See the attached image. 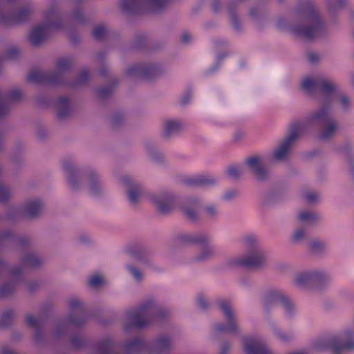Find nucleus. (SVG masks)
<instances>
[{
  "label": "nucleus",
  "mask_w": 354,
  "mask_h": 354,
  "mask_svg": "<svg viewBox=\"0 0 354 354\" xmlns=\"http://www.w3.org/2000/svg\"><path fill=\"white\" fill-rule=\"evenodd\" d=\"M244 242L251 250L245 254L233 257L229 261V264L257 270L266 268L269 265L268 253L260 246L259 239L254 235H248Z\"/></svg>",
  "instance_id": "obj_1"
},
{
  "label": "nucleus",
  "mask_w": 354,
  "mask_h": 354,
  "mask_svg": "<svg viewBox=\"0 0 354 354\" xmlns=\"http://www.w3.org/2000/svg\"><path fill=\"white\" fill-rule=\"evenodd\" d=\"M127 317L131 326L137 328L150 324L155 319L165 315L161 309L152 299L145 301L139 308L128 310Z\"/></svg>",
  "instance_id": "obj_2"
},
{
  "label": "nucleus",
  "mask_w": 354,
  "mask_h": 354,
  "mask_svg": "<svg viewBox=\"0 0 354 354\" xmlns=\"http://www.w3.org/2000/svg\"><path fill=\"white\" fill-rule=\"evenodd\" d=\"M315 347L317 349H333L334 354H342L344 351L354 349V335L348 330L338 336L330 337L318 341Z\"/></svg>",
  "instance_id": "obj_3"
},
{
  "label": "nucleus",
  "mask_w": 354,
  "mask_h": 354,
  "mask_svg": "<svg viewBox=\"0 0 354 354\" xmlns=\"http://www.w3.org/2000/svg\"><path fill=\"white\" fill-rule=\"evenodd\" d=\"M66 176L69 185L73 188L78 187V183L85 185L91 194H95L100 188V176L95 171H92L85 176L81 175L76 169H67Z\"/></svg>",
  "instance_id": "obj_4"
},
{
  "label": "nucleus",
  "mask_w": 354,
  "mask_h": 354,
  "mask_svg": "<svg viewBox=\"0 0 354 354\" xmlns=\"http://www.w3.org/2000/svg\"><path fill=\"white\" fill-rule=\"evenodd\" d=\"M218 304L222 310L227 324H217L214 326L216 332L236 333L237 326L235 321L234 313L232 310L231 304L229 301L223 299L218 301Z\"/></svg>",
  "instance_id": "obj_5"
},
{
  "label": "nucleus",
  "mask_w": 354,
  "mask_h": 354,
  "mask_svg": "<svg viewBox=\"0 0 354 354\" xmlns=\"http://www.w3.org/2000/svg\"><path fill=\"white\" fill-rule=\"evenodd\" d=\"M71 315L68 322L74 326L82 325L88 317L85 305L77 299H72L69 301Z\"/></svg>",
  "instance_id": "obj_6"
},
{
  "label": "nucleus",
  "mask_w": 354,
  "mask_h": 354,
  "mask_svg": "<svg viewBox=\"0 0 354 354\" xmlns=\"http://www.w3.org/2000/svg\"><path fill=\"white\" fill-rule=\"evenodd\" d=\"M122 185L131 203H136L143 194L142 186L130 176H124L122 179Z\"/></svg>",
  "instance_id": "obj_7"
},
{
  "label": "nucleus",
  "mask_w": 354,
  "mask_h": 354,
  "mask_svg": "<svg viewBox=\"0 0 354 354\" xmlns=\"http://www.w3.org/2000/svg\"><path fill=\"white\" fill-rule=\"evenodd\" d=\"M311 119L315 121L323 120L326 122L319 135L322 139L329 138L334 135L337 129V124L333 120H328V113L325 109H321L315 112L312 115Z\"/></svg>",
  "instance_id": "obj_8"
},
{
  "label": "nucleus",
  "mask_w": 354,
  "mask_h": 354,
  "mask_svg": "<svg viewBox=\"0 0 354 354\" xmlns=\"http://www.w3.org/2000/svg\"><path fill=\"white\" fill-rule=\"evenodd\" d=\"M308 26L299 30H292L306 39L314 37L321 26V19L317 12L313 11L308 15Z\"/></svg>",
  "instance_id": "obj_9"
},
{
  "label": "nucleus",
  "mask_w": 354,
  "mask_h": 354,
  "mask_svg": "<svg viewBox=\"0 0 354 354\" xmlns=\"http://www.w3.org/2000/svg\"><path fill=\"white\" fill-rule=\"evenodd\" d=\"M246 354H272L264 342L257 337H247L243 339Z\"/></svg>",
  "instance_id": "obj_10"
},
{
  "label": "nucleus",
  "mask_w": 354,
  "mask_h": 354,
  "mask_svg": "<svg viewBox=\"0 0 354 354\" xmlns=\"http://www.w3.org/2000/svg\"><path fill=\"white\" fill-rule=\"evenodd\" d=\"M150 199L160 211L165 212L173 205L175 197L171 193L162 192L151 195Z\"/></svg>",
  "instance_id": "obj_11"
},
{
  "label": "nucleus",
  "mask_w": 354,
  "mask_h": 354,
  "mask_svg": "<svg viewBox=\"0 0 354 354\" xmlns=\"http://www.w3.org/2000/svg\"><path fill=\"white\" fill-rule=\"evenodd\" d=\"M306 279L315 284L327 285L331 281L332 277L324 270L315 269L306 272Z\"/></svg>",
  "instance_id": "obj_12"
},
{
  "label": "nucleus",
  "mask_w": 354,
  "mask_h": 354,
  "mask_svg": "<svg viewBox=\"0 0 354 354\" xmlns=\"http://www.w3.org/2000/svg\"><path fill=\"white\" fill-rule=\"evenodd\" d=\"M86 283L91 287L108 286L110 285V280L104 272L95 270L87 277Z\"/></svg>",
  "instance_id": "obj_13"
},
{
  "label": "nucleus",
  "mask_w": 354,
  "mask_h": 354,
  "mask_svg": "<svg viewBox=\"0 0 354 354\" xmlns=\"http://www.w3.org/2000/svg\"><path fill=\"white\" fill-rule=\"evenodd\" d=\"M148 347V344L142 337H136L124 344V348L128 354H134L147 350Z\"/></svg>",
  "instance_id": "obj_14"
},
{
  "label": "nucleus",
  "mask_w": 354,
  "mask_h": 354,
  "mask_svg": "<svg viewBox=\"0 0 354 354\" xmlns=\"http://www.w3.org/2000/svg\"><path fill=\"white\" fill-rule=\"evenodd\" d=\"M271 160L274 162H282L288 158V139H283L273 150L271 154Z\"/></svg>",
  "instance_id": "obj_15"
},
{
  "label": "nucleus",
  "mask_w": 354,
  "mask_h": 354,
  "mask_svg": "<svg viewBox=\"0 0 354 354\" xmlns=\"http://www.w3.org/2000/svg\"><path fill=\"white\" fill-rule=\"evenodd\" d=\"M183 128V124L180 120L177 119H168L162 124V134L164 137L169 138Z\"/></svg>",
  "instance_id": "obj_16"
},
{
  "label": "nucleus",
  "mask_w": 354,
  "mask_h": 354,
  "mask_svg": "<svg viewBox=\"0 0 354 354\" xmlns=\"http://www.w3.org/2000/svg\"><path fill=\"white\" fill-rule=\"evenodd\" d=\"M308 250L312 254L320 257L327 252L328 245L323 241L314 239L308 243Z\"/></svg>",
  "instance_id": "obj_17"
},
{
  "label": "nucleus",
  "mask_w": 354,
  "mask_h": 354,
  "mask_svg": "<svg viewBox=\"0 0 354 354\" xmlns=\"http://www.w3.org/2000/svg\"><path fill=\"white\" fill-rule=\"evenodd\" d=\"M262 160L261 158L253 156L248 159L247 164L255 174L257 178H263L266 176V171L261 167Z\"/></svg>",
  "instance_id": "obj_18"
},
{
  "label": "nucleus",
  "mask_w": 354,
  "mask_h": 354,
  "mask_svg": "<svg viewBox=\"0 0 354 354\" xmlns=\"http://www.w3.org/2000/svg\"><path fill=\"white\" fill-rule=\"evenodd\" d=\"M47 28L46 26H37L32 29L29 34V39L32 44L36 45L46 36Z\"/></svg>",
  "instance_id": "obj_19"
},
{
  "label": "nucleus",
  "mask_w": 354,
  "mask_h": 354,
  "mask_svg": "<svg viewBox=\"0 0 354 354\" xmlns=\"http://www.w3.org/2000/svg\"><path fill=\"white\" fill-rule=\"evenodd\" d=\"M167 2V0H138V3L153 12L160 10L166 5Z\"/></svg>",
  "instance_id": "obj_20"
},
{
  "label": "nucleus",
  "mask_w": 354,
  "mask_h": 354,
  "mask_svg": "<svg viewBox=\"0 0 354 354\" xmlns=\"http://www.w3.org/2000/svg\"><path fill=\"white\" fill-rule=\"evenodd\" d=\"M214 254V250L212 246L209 245L204 247L194 257V261L196 262H203L212 257H213Z\"/></svg>",
  "instance_id": "obj_21"
},
{
  "label": "nucleus",
  "mask_w": 354,
  "mask_h": 354,
  "mask_svg": "<svg viewBox=\"0 0 354 354\" xmlns=\"http://www.w3.org/2000/svg\"><path fill=\"white\" fill-rule=\"evenodd\" d=\"M23 262L30 267H37L41 265L44 260L41 257L36 253H29L23 258Z\"/></svg>",
  "instance_id": "obj_22"
},
{
  "label": "nucleus",
  "mask_w": 354,
  "mask_h": 354,
  "mask_svg": "<svg viewBox=\"0 0 354 354\" xmlns=\"http://www.w3.org/2000/svg\"><path fill=\"white\" fill-rule=\"evenodd\" d=\"M319 218V216L313 212L304 211L299 214V219L300 221L306 224L315 223Z\"/></svg>",
  "instance_id": "obj_23"
},
{
  "label": "nucleus",
  "mask_w": 354,
  "mask_h": 354,
  "mask_svg": "<svg viewBox=\"0 0 354 354\" xmlns=\"http://www.w3.org/2000/svg\"><path fill=\"white\" fill-rule=\"evenodd\" d=\"M171 339L167 336H161L154 342L155 350L157 351H165L170 348Z\"/></svg>",
  "instance_id": "obj_24"
},
{
  "label": "nucleus",
  "mask_w": 354,
  "mask_h": 354,
  "mask_svg": "<svg viewBox=\"0 0 354 354\" xmlns=\"http://www.w3.org/2000/svg\"><path fill=\"white\" fill-rule=\"evenodd\" d=\"M187 241L196 244H208L210 241V238L204 234H195L188 236Z\"/></svg>",
  "instance_id": "obj_25"
},
{
  "label": "nucleus",
  "mask_w": 354,
  "mask_h": 354,
  "mask_svg": "<svg viewBox=\"0 0 354 354\" xmlns=\"http://www.w3.org/2000/svg\"><path fill=\"white\" fill-rule=\"evenodd\" d=\"M125 269L127 270V272L129 274H131V276L133 277V279L136 281H141L143 279V278H144L143 273L140 271V269H138L134 265H133L131 263L126 264Z\"/></svg>",
  "instance_id": "obj_26"
},
{
  "label": "nucleus",
  "mask_w": 354,
  "mask_h": 354,
  "mask_svg": "<svg viewBox=\"0 0 354 354\" xmlns=\"http://www.w3.org/2000/svg\"><path fill=\"white\" fill-rule=\"evenodd\" d=\"M42 204L38 200L30 201L26 207V211L30 216H35L41 209Z\"/></svg>",
  "instance_id": "obj_27"
},
{
  "label": "nucleus",
  "mask_w": 354,
  "mask_h": 354,
  "mask_svg": "<svg viewBox=\"0 0 354 354\" xmlns=\"http://www.w3.org/2000/svg\"><path fill=\"white\" fill-rule=\"evenodd\" d=\"M14 313L12 310H7L3 313L0 319V328L5 327L11 324Z\"/></svg>",
  "instance_id": "obj_28"
},
{
  "label": "nucleus",
  "mask_w": 354,
  "mask_h": 354,
  "mask_svg": "<svg viewBox=\"0 0 354 354\" xmlns=\"http://www.w3.org/2000/svg\"><path fill=\"white\" fill-rule=\"evenodd\" d=\"M26 324L32 327L35 328L36 329L39 328L41 325V319L31 314H29L26 316Z\"/></svg>",
  "instance_id": "obj_29"
},
{
  "label": "nucleus",
  "mask_w": 354,
  "mask_h": 354,
  "mask_svg": "<svg viewBox=\"0 0 354 354\" xmlns=\"http://www.w3.org/2000/svg\"><path fill=\"white\" fill-rule=\"evenodd\" d=\"M71 342L74 348H82L85 346L86 340L84 337L80 335H74L71 337Z\"/></svg>",
  "instance_id": "obj_30"
},
{
  "label": "nucleus",
  "mask_w": 354,
  "mask_h": 354,
  "mask_svg": "<svg viewBox=\"0 0 354 354\" xmlns=\"http://www.w3.org/2000/svg\"><path fill=\"white\" fill-rule=\"evenodd\" d=\"M318 82L314 78L306 77L303 80L302 86L306 91L312 90Z\"/></svg>",
  "instance_id": "obj_31"
},
{
  "label": "nucleus",
  "mask_w": 354,
  "mask_h": 354,
  "mask_svg": "<svg viewBox=\"0 0 354 354\" xmlns=\"http://www.w3.org/2000/svg\"><path fill=\"white\" fill-rule=\"evenodd\" d=\"M335 88V85L330 81H325L322 83V89L326 93L334 91Z\"/></svg>",
  "instance_id": "obj_32"
},
{
  "label": "nucleus",
  "mask_w": 354,
  "mask_h": 354,
  "mask_svg": "<svg viewBox=\"0 0 354 354\" xmlns=\"http://www.w3.org/2000/svg\"><path fill=\"white\" fill-rule=\"evenodd\" d=\"M319 194L315 192H310L306 194V199L310 203L316 202L319 199Z\"/></svg>",
  "instance_id": "obj_33"
},
{
  "label": "nucleus",
  "mask_w": 354,
  "mask_h": 354,
  "mask_svg": "<svg viewBox=\"0 0 354 354\" xmlns=\"http://www.w3.org/2000/svg\"><path fill=\"white\" fill-rule=\"evenodd\" d=\"M197 306L203 310H205L208 307L207 299L203 296H198L196 299Z\"/></svg>",
  "instance_id": "obj_34"
},
{
  "label": "nucleus",
  "mask_w": 354,
  "mask_h": 354,
  "mask_svg": "<svg viewBox=\"0 0 354 354\" xmlns=\"http://www.w3.org/2000/svg\"><path fill=\"white\" fill-rule=\"evenodd\" d=\"M304 237V232L302 230H297L293 235L292 240L297 243L302 240Z\"/></svg>",
  "instance_id": "obj_35"
},
{
  "label": "nucleus",
  "mask_w": 354,
  "mask_h": 354,
  "mask_svg": "<svg viewBox=\"0 0 354 354\" xmlns=\"http://www.w3.org/2000/svg\"><path fill=\"white\" fill-rule=\"evenodd\" d=\"M339 102L342 109H346L351 103L350 99L346 95L341 96Z\"/></svg>",
  "instance_id": "obj_36"
},
{
  "label": "nucleus",
  "mask_w": 354,
  "mask_h": 354,
  "mask_svg": "<svg viewBox=\"0 0 354 354\" xmlns=\"http://www.w3.org/2000/svg\"><path fill=\"white\" fill-rule=\"evenodd\" d=\"M105 32V28L103 26H97L95 28L93 34L95 37L100 38Z\"/></svg>",
  "instance_id": "obj_37"
},
{
  "label": "nucleus",
  "mask_w": 354,
  "mask_h": 354,
  "mask_svg": "<svg viewBox=\"0 0 354 354\" xmlns=\"http://www.w3.org/2000/svg\"><path fill=\"white\" fill-rule=\"evenodd\" d=\"M15 289H0V297H7L13 293Z\"/></svg>",
  "instance_id": "obj_38"
},
{
  "label": "nucleus",
  "mask_w": 354,
  "mask_h": 354,
  "mask_svg": "<svg viewBox=\"0 0 354 354\" xmlns=\"http://www.w3.org/2000/svg\"><path fill=\"white\" fill-rule=\"evenodd\" d=\"M277 26L280 30L286 29L285 22L282 19H278L277 21Z\"/></svg>",
  "instance_id": "obj_39"
},
{
  "label": "nucleus",
  "mask_w": 354,
  "mask_h": 354,
  "mask_svg": "<svg viewBox=\"0 0 354 354\" xmlns=\"http://www.w3.org/2000/svg\"><path fill=\"white\" fill-rule=\"evenodd\" d=\"M240 286H247L250 285V280L248 278H242L240 281Z\"/></svg>",
  "instance_id": "obj_40"
},
{
  "label": "nucleus",
  "mask_w": 354,
  "mask_h": 354,
  "mask_svg": "<svg viewBox=\"0 0 354 354\" xmlns=\"http://www.w3.org/2000/svg\"><path fill=\"white\" fill-rule=\"evenodd\" d=\"M185 213L187 216H189L190 218H194L196 216V214L195 212H192L189 209H185Z\"/></svg>",
  "instance_id": "obj_41"
},
{
  "label": "nucleus",
  "mask_w": 354,
  "mask_h": 354,
  "mask_svg": "<svg viewBox=\"0 0 354 354\" xmlns=\"http://www.w3.org/2000/svg\"><path fill=\"white\" fill-rule=\"evenodd\" d=\"M230 349V345L229 344L226 343L223 346V348L221 349V354H225Z\"/></svg>",
  "instance_id": "obj_42"
},
{
  "label": "nucleus",
  "mask_w": 354,
  "mask_h": 354,
  "mask_svg": "<svg viewBox=\"0 0 354 354\" xmlns=\"http://www.w3.org/2000/svg\"><path fill=\"white\" fill-rule=\"evenodd\" d=\"M276 299H280L281 301V302L283 303V304L284 305V306H286V307L288 306V302L285 297H276Z\"/></svg>",
  "instance_id": "obj_43"
},
{
  "label": "nucleus",
  "mask_w": 354,
  "mask_h": 354,
  "mask_svg": "<svg viewBox=\"0 0 354 354\" xmlns=\"http://www.w3.org/2000/svg\"><path fill=\"white\" fill-rule=\"evenodd\" d=\"M207 211L210 214H213L215 212V209L214 207H210L207 208Z\"/></svg>",
  "instance_id": "obj_44"
},
{
  "label": "nucleus",
  "mask_w": 354,
  "mask_h": 354,
  "mask_svg": "<svg viewBox=\"0 0 354 354\" xmlns=\"http://www.w3.org/2000/svg\"><path fill=\"white\" fill-rule=\"evenodd\" d=\"M297 137V133H295L293 136H290V135L289 134V138H288L289 142H290L291 140H294L295 138H296Z\"/></svg>",
  "instance_id": "obj_45"
},
{
  "label": "nucleus",
  "mask_w": 354,
  "mask_h": 354,
  "mask_svg": "<svg viewBox=\"0 0 354 354\" xmlns=\"http://www.w3.org/2000/svg\"><path fill=\"white\" fill-rule=\"evenodd\" d=\"M122 4L124 7L128 8L129 7V2L128 0H123Z\"/></svg>",
  "instance_id": "obj_46"
},
{
  "label": "nucleus",
  "mask_w": 354,
  "mask_h": 354,
  "mask_svg": "<svg viewBox=\"0 0 354 354\" xmlns=\"http://www.w3.org/2000/svg\"><path fill=\"white\" fill-rule=\"evenodd\" d=\"M288 308H289V314H290L291 310H292V304H291V303L290 301H289Z\"/></svg>",
  "instance_id": "obj_47"
},
{
  "label": "nucleus",
  "mask_w": 354,
  "mask_h": 354,
  "mask_svg": "<svg viewBox=\"0 0 354 354\" xmlns=\"http://www.w3.org/2000/svg\"><path fill=\"white\" fill-rule=\"evenodd\" d=\"M289 354H305V353H303V352H301V353H289Z\"/></svg>",
  "instance_id": "obj_48"
}]
</instances>
